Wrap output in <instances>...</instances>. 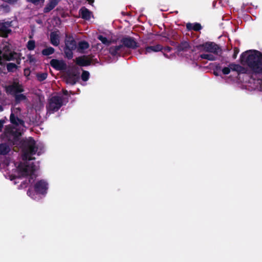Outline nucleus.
<instances>
[{
	"mask_svg": "<svg viewBox=\"0 0 262 262\" xmlns=\"http://www.w3.org/2000/svg\"><path fill=\"white\" fill-rule=\"evenodd\" d=\"M4 123V120H0V132ZM9 135L8 134V137L4 133L3 137H0V139L2 141L8 140L14 145H19L23 152V160L16 163L6 160L4 162L0 163V169H4L5 171H7L4 174L5 176L11 181L15 180L14 184L19 183L18 180L23 178L26 179L23 185L32 184L37 176L36 173L37 166L31 162L33 159L32 156L36 153L38 155L41 154L43 149V145L40 142H35L31 137L19 141L20 136H18L15 140H10ZM10 151V146L5 143L0 144V155H6Z\"/></svg>",
	"mask_w": 262,
	"mask_h": 262,
	"instance_id": "1",
	"label": "nucleus"
},
{
	"mask_svg": "<svg viewBox=\"0 0 262 262\" xmlns=\"http://www.w3.org/2000/svg\"><path fill=\"white\" fill-rule=\"evenodd\" d=\"M20 116V109L15 105L11 108V114L10 117L12 125H7L5 129V134L10 140H15L18 136H20L24 130V122L19 119Z\"/></svg>",
	"mask_w": 262,
	"mask_h": 262,
	"instance_id": "2",
	"label": "nucleus"
},
{
	"mask_svg": "<svg viewBox=\"0 0 262 262\" xmlns=\"http://www.w3.org/2000/svg\"><path fill=\"white\" fill-rule=\"evenodd\" d=\"M241 63L246 64L256 74L262 73V54L257 51H249L241 56Z\"/></svg>",
	"mask_w": 262,
	"mask_h": 262,
	"instance_id": "3",
	"label": "nucleus"
},
{
	"mask_svg": "<svg viewBox=\"0 0 262 262\" xmlns=\"http://www.w3.org/2000/svg\"><path fill=\"white\" fill-rule=\"evenodd\" d=\"M5 90L7 93L15 96V100L17 102H20L26 99L25 95L22 94H17V93L23 92L24 89L22 85L17 81H14L12 84L6 86Z\"/></svg>",
	"mask_w": 262,
	"mask_h": 262,
	"instance_id": "4",
	"label": "nucleus"
},
{
	"mask_svg": "<svg viewBox=\"0 0 262 262\" xmlns=\"http://www.w3.org/2000/svg\"><path fill=\"white\" fill-rule=\"evenodd\" d=\"M34 188L35 192H33L31 189H29L27 193L33 199L39 200V194H45L47 193L48 184L44 180H40L35 183Z\"/></svg>",
	"mask_w": 262,
	"mask_h": 262,
	"instance_id": "5",
	"label": "nucleus"
},
{
	"mask_svg": "<svg viewBox=\"0 0 262 262\" xmlns=\"http://www.w3.org/2000/svg\"><path fill=\"white\" fill-rule=\"evenodd\" d=\"M16 54L10 50V45L6 43L4 45L3 49L0 50V64H3L6 61L12 60L15 58Z\"/></svg>",
	"mask_w": 262,
	"mask_h": 262,
	"instance_id": "6",
	"label": "nucleus"
},
{
	"mask_svg": "<svg viewBox=\"0 0 262 262\" xmlns=\"http://www.w3.org/2000/svg\"><path fill=\"white\" fill-rule=\"evenodd\" d=\"M62 96L57 95L53 96L49 100L47 110L49 113L57 111L63 104Z\"/></svg>",
	"mask_w": 262,
	"mask_h": 262,
	"instance_id": "7",
	"label": "nucleus"
},
{
	"mask_svg": "<svg viewBox=\"0 0 262 262\" xmlns=\"http://www.w3.org/2000/svg\"><path fill=\"white\" fill-rule=\"evenodd\" d=\"M15 21H4V20L0 21V36L6 37L11 32L10 27L13 26Z\"/></svg>",
	"mask_w": 262,
	"mask_h": 262,
	"instance_id": "8",
	"label": "nucleus"
},
{
	"mask_svg": "<svg viewBox=\"0 0 262 262\" xmlns=\"http://www.w3.org/2000/svg\"><path fill=\"white\" fill-rule=\"evenodd\" d=\"M202 50L205 52L211 53L214 54H219L221 53V49L216 44L210 42L206 43L202 46Z\"/></svg>",
	"mask_w": 262,
	"mask_h": 262,
	"instance_id": "9",
	"label": "nucleus"
},
{
	"mask_svg": "<svg viewBox=\"0 0 262 262\" xmlns=\"http://www.w3.org/2000/svg\"><path fill=\"white\" fill-rule=\"evenodd\" d=\"M222 71L224 74L227 75L231 71L241 72L243 71V68L239 64L232 63L230 64L229 67L224 68Z\"/></svg>",
	"mask_w": 262,
	"mask_h": 262,
	"instance_id": "10",
	"label": "nucleus"
},
{
	"mask_svg": "<svg viewBox=\"0 0 262 262\" xmlns=\"http://www.w3.org/2000/svg\"><path fill=\"white\" fill-rule=\"evenodd\" d=\"M50 64L53 68L58 70H62L66 67V64L62 60L54 59L51 60Z\"/></svg>",
	"mask_w": 262,
	"mask_h": 262,
	"instance_id": "11",
	"label": "nucleus"
},
{
	"mask_svg": "<svg viewBox=\"0 0 262 262\" xmlns=\"http://www.w3.org/2000/svg\"><path fill=\"white\" fill-rule=\"evenodd\" d=\"M51 43L54 46H58L59 44V33L58 31L51 32L50 34Z\"/></svg>",
	"mask_w": 262,
	"mask_h": 262,
	"instance_id": "12",
	"label": "nucleus"
},
{
	"mask_svg": "<svg viewBox=\"0 0 262 262\" xmlns=\"http://www.w3.org/2000/svg\"><path fill=\"white\" fill-rule=\"evenodd\" d=\"M59 0H49L48 3L44 8L43 12L48 13L53 10L58 4Z\"/></svg>",
	"mask_w": 262,
	"mask_h": 262,
	"instance_id": "13",
	"label": "nucleus"
},
{
	"mask_svg": "<svg viewBox=\"0 0 262 262\" xmlns=\"http://www.w3.org/2000/svg\"><path fill=\"white\" fill-rule=\"evenodd\" d=\"M78 78V74L70 72L68 73L67 76L66 81L68 83L73 85L76 82Z\"/></svg>",
	"mask_w": 262,
	"mask_h": 262,
	"instance_id": "14",
	"label": "nucleus"
},
{
	"mask_svg": "<svg viewBox=\"0 0 262 262\" xmlns=\"http://www.w3.org/2000/svg\"><path fill=\"white\" fill-rule=\"evenodd\" d=\"M81 17L86 20H89L92 16V13L88 9L82 7L79 11Z\"/></svg>",
	"mask_w": 262,
	"mask_h": 262,
	"instance_id": "15",
	"label": "nucleus"
},
{
	"mask_svg": "<svg viewBox=\"0 0 262 262\" xmlns=\"http://www.w3.org/2000/svg\"><path fill=\"white\" fill-rule=\"evenodd\" d=\"M65 48L76 49V41L71 36H67L65 40Z\"/></svg>",
	"mask_w": 262,
	"mask_h": 262,
	"instance_id": "16",
	"label": "nucleus"
},
{
	"mask_svg": "<svg viewBox=\"0 0 262 262\" xmlns=\"http://www.w3.org/2000/svg\"><path fill=\"white\" fill-rule=\"evenodd\" d=\"M123 44L128 48H134L136 47V41L131 38H125L122 41Z\"/></svg>",
	"mask_w": 262,
	"mask_h": 262,
	"instance_id": "17",
	"label": "nucleus"
},
{
	"mask_svg": "<svg viewBox=\"0 0 262 262\" xmlns=\"http://www.w3.org/2000/svg\"><path fill=\"white\" fill-rule=\"evenodd\" d=\"M162 50V47L160 45H157L156 46H149L146 48L145 50V54L150 53L152 52H156L160 51Z\"/></svg>",
	"mask_w": 262,
	"mask_h": 262,
	"instance_id": "18",
	"label": "nucleus"
},
{
	"mask_svg": "<svg viewBox=\"0 0 262 262\" xmlns=\"http://www.w3.org/2000/svg\"><path fill=\"white\" fill-rule=\"evenodd\" d=\"M219 54H214L211 53L205 52L200 55V57L202 59H206L208 60L213 61L217 59V56Z\"/></svg>",
	"mask_w": 262,
	"mask_h": 262,
	"instance_id": "19",
	"label": "nucleus"
},
{
	"mask_svg": "<svg viewBox=\"0 0 262 262\" xmlns=\"http://www.w3.org/2000/svg\"><path fill=\"white\" fill-rule=\"evenodd\" d=\"M254 75L252 76V78L250 80V82L253 83V88L259 89L260 91H262V79H257L256 80L254 77Z\"/></svg>",
	"mask_w": 262,
	"mask_h": 262,
	"instance_id": "20",
	"label": "nucleus"
},
{
	"mask_svg": "<svg viewBox=\"0 0 262 262\" xmlns=\"http://www.w3.org/2000/svg\"><path fill=\"white\" fill-rule=\"evenodd\" d=\"M76 63L81 66H85L90 64V60L84 57H78L76 59Z\"/></svg>",
	"mask_w": 262,
	"mask_h": 262,
	"instance_id": "21",
	"label": "nucleus"
},
{
	"mask_svg": "<svg viewBox=\"0 0 262 262\" xmlns=\"http://www.w3.org/2000/svg\"><path fill=\"white\" fill-rule=\"evenodd\" d=\"M122 45L116 46L115 47H112L110 49V53L113 56H116L118 54L119 51L122 48Z\"/></svg>",
	"mask_w": 262,
	"mask_h": 262,
	"instance_id": "22",
	"label": "nucleus"
},
{
	"mask_svg": "<svg viewBox=\"0 0 262 262\" xmlns=\"http://www.w3.org/2000/svg\"><path fill=\"white\" fill-rule=\"evenodd\" d=\"M187 28L189 30L192 29L195 31H199L201 29V26L200 24H187Z\"/></svg>",
	"mask_w": 262,
	"mask_h": 262,
	"instance_id": "23",
	"label": "nucleus"
},
{
	"mask_svg": "<svg viewBox=\"0 0 262 262\" xmlns=\"http://www.w3.org/2000/svg\"><path fill=\"white\" fill-rule=\"evenodd\" d=\"M189 47V43L187 42H183L181 43L178 47L179 52L186 51Z\"/></svg>",
	"mask_w": 262,
	"mask_h": 262,
	"instance_id": "24",
	"label": "nucleus"
},
{
	"mask_svg": "<svg viewBox=\"0 0 262 262\" xmlns=\"http://www.w3.org/2000/svg\"><path fill=\"white\" fill-rule=\"evenodd\" d=\"M89 47V43L86 41H81L78 43V50L82 52L83 50L88 49Z\"/></svg>",
	"mask_w": 262,
	"mask_h": 262,
	"instance_id": "25",
	"label": "nucleus"
},
{
	"mask_svg": "<svg viewBox=\"0 0 262 262\" xmlns=\"http://www.w3.org/2000/svg\"><path fill=\"white\" fill-rule=\"evenodd\" d=\"M54 52V49L52 47H48L43 49L42 51L43 55L48 56L52 54Z\"/></svg>",
	"mask_w": 262,
	"mask_h": 262,
	"instance_id": "26",
	"label": "nucleus"
},
{
	"mask_svg": "<svg viewBox=\"0 0 262 262\" xmlns=\"http://www.w3.org/2000/svg\"><path fill=\"white\" fill-rule=\"evenodd\" d=\"M74 50V49L64 48V53L67 58L71 59L73 57V52L72 51Z\"/></svg>",
	"mask_w": 262,
	"mask_h": 262,
	"instance_id": "27",
	"label": "nucleus"
},
{
	"mask_svg": "<svg viewBox=\"0 0 262 262\" xmlns=\"http://www.w3.org/2000/svg\"><path fill=\"white\" fill-rule=\"evenodd\" d=\"M35 47V42L33 40H30L27 43V48L29 51H32L34 49Z\"/></svg>",
	"mask_w": 262,
	"mask_h": 262,
	"instance_id": "28",
	"label": "nucleus"
},
{
	"mask_svg": "<svg viewBox=\"0 0 262 262\" xmlns=\"http://www.w3.org/2000/svg\"><path fill=\"white\" fill-rule=\"evenodd\" d=\"M98 38L103 44L105 45L108 46L111 42V41L108 40L105 37L102 35H99Z\"/></svg>",
	"mask_w": 262,
	"mask_h": 262,
	"instance_id": "29",
	"label": "nucleus"
},
{
	"mask_svg": "<svg viewBox=\"0 0 262 262\" xmlns=\"http://www.w3.org/2000/svg\"><path fill=\"white\" fill-rule=\"evenodd\" d=\"M16 68V65L13 63H9L7 66V70L9 72L13 71Z\"/></svg>",
	"mask_w": 262,
	"mask_h": 262,
	"instance_id": "30",
	"label": "nucleus"
},
{
	"mask_svg": "<svg viewBox=\"0 0 262 262\" xmlns=\"http://www.w3.org/2000/svg\"><path fill=\"white\" fill-rule=\"evenodd\" d=\"M37 77L39 81H43L47 78V74L46 73L38 74L37 75Z\"/></svg>",
	"mask_w": 262,
	"mask_h": 262,
	"instance_id": "31",
	"label": "nucleus"
},
{
	"mask_svg": "<svg viewBox=\"0 0 262 262\" xmlns=\"http://www.w3.org/2000/svg\"><path fill=\"white\" fill-rule=\"evenodd\" d=\"M89 73L87 71H83L82 75L81 78L83 81H87L89 78Z\"/></svg>",
	"mask_w": 262,
	"mask_h": 262,
	"instance_id": "32",
	"label": "nucleus"
},
{
	"mask_svg": "<svg viewBox=\"0 0 262 262\" xmlns=\"http://www.w3.org/2000/svg\"><path fill=\"white\" fill-rule=\"evenodd\" d=\"M27 1L31 2L35 5H38L40 3H43L45 0H27Z\"/></svg>",
	"mask_w": 262,
	"mask_h": 262,
	"instance_id": "33",
	"label": "nucleus"
},
{
	"mask_svg": "<svg viewBox=\"0 0 262 262\" xmlns=\"http://www.w3.org/2000/svg\"><path fill=\"white\" fill-rule=\"evenodd\" d=\"M1 8L3 9V11L6 12L9 11L10 10L9 7L7 5H2L1 6Z\"/></svg>",
	"mask_w": 262,
	"mask_h": 262,
	"instance_id": "34",
	"label": "nucleus"
},
{
	"mask_svg": "<svg viewBox=\"0 0 262 262\" xmlns=\"http://www.w3.org/2000/svg\"><path fill=\"white\" fill-rule=\"evenodd\" d=\"M4 2H7L10 4H14L16 2L17 0H3Z\"/></svg>",
	"mask_w": 262,
	"mask_h": 262,
	"instance_id": "35",
	"label": "nucleus"
},
{
	"mask_svg": "<svg viewBox=\"0 0 262 262\" xmlns=\"http://www.w3.org/2000/svg\"><path fill=\"white\" fill-rule=\"evenodd\" d=\"M24 74H25V75L26 76H28L29 75V74H30V71L29 70H27V69H25L24 70Z\"/></svg>",
	"mask_w": 262,
	"mask_h": 262,
	"instance_id": "36",
	"label": "nucleus"
},
{
	"mask_svg": "<svg viewBox=\"0 0 262 262\" xmlns=\"http://www.w3.org/2000/svg\"><path fill=\"white\" fill-rule=\"evenodd\" d=\"M171 50V48L167 47L164 49V51L166 52H169Z\"/></svg>",
	"mask_w": 262,
	"mask_h": 262,
	"instance_id": "37",
	"label": "nucleus"
},
{
	"mask_svg": "<svg viewBox=\"0 0 262 262\" xmlns=\"http://www.w3.org/2000/svg\"><path fill=\"white\" fill-rule=\"evenodd\" d=\"M3 111V106L2 103L0 102V112H2Z\"/></svg>",
	"mask_w": 262,
	"mask_h": 262,
	"instance_id": "38",
	"label": "nucleus"
},
{
	"mask_svg": "<svg viewBox=\"0 0 262 262\" xmlns=\"http://www.w3.org/2000/svg\"><path fill=\"white\" fill-rule=\"evenodd\" d=\"M63 93H64V94L65 95H67V94H68V92L67 91H63Z\"/></svg>",
	"mask_w": 262,
	"mask_h": 262,
	"instance_id": "39",
	"label": "nucleus"
},
{
	"mask_svg": "<svg viewBox=\"0 0 262 262\" xmlns=\"http://www.w3.org/2000/svg\"><path fill=\"white\" fill-rule=\"evenodd\" d=\"M236 55L235 54H234V58H236Z\"/></svg>",
	"mask_w": 262,
	"mask_h": 262,
	"instance_id": "40",
	"label": "nucleus"
}]
</instances>
